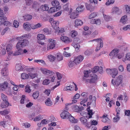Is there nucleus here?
I'll use <instances>...</instances> for the list:
<instances>
[{"label": "nucleus", "mask_w": 130, "mask_h": 130, "mask_svg": "<svg viewBox=\"0 0 130 130\" xmlns=\"http://www.w3.org/2000/svg\"><path fill=\"white\" fill-rule=\"evenodd\" d=\"M31 36L30 34H27L18 37V39L19 40V41L16 45V47L17 48H21L27 46L29 42L26 39L30 37Z\"/></svg>", "instance_id": "obj_1"}, {"label": "nucleus", "mask_w": 130, "mask_h": 130, "mask_svg": "<svg viewBox=\"0 0 130 130\" xmlns=\"http://www.w3.org/2000/svg\"><path fill=\"white\" fill-rule=\"evenodd\" d=\"M41 69L42 72L47 76L52 82H53L54 81L55 78V76L56 74L54 72L42 68H41Z\"/></svg>", "instance_id": "obj_2"}, {"label": "nucleus", "mask_w": 130, "mask_h": 130, "mask_svg": "<svg viewBox=\"0 0 130 130\" xmlns=\"http://www.w3.org/2000/svg\"><path fill=\"white\" fill-rule=\"evenodd\" d=\"M123 76L122 75H120L116 78L115 82L112 79L111 83L115 88L119 86L122 83Z\"/></svg>", "instance_id": "obj_3"}, {"label": "nucleus", "mask_w": 130, "mask_h": 130, "mask_svg": "<svg viewBox=\"0 0 130 130\" xmlns=\"http://www.w3.org/2000/svg\"><path fill=\"white\" fill-rule=\"evenodd\" d=\"M97 42L98 44L96 47L95 51H96L100 50L103 46V42L102 40L101 39H95L89 41V42Z\"/></svg>", "instance_id": "obj_4"}, {"label": "nucleus", "mask_w": 130, "mask_h": 130, "mask_svg": "<svg viewBox=\"0 0 130 130\" xmlns=\"http://www.w3.org/2000/svg\"><path fill=\"white\" fill-rule=\"evenodd\" d=\"M48 43L47 45V50L53 49L56 44V41L54 39H50L48 40Z\"/></svg>", "instance_id": "obj_5"}, {"label": "nucleus", "mask_w": 130, "mask_h": 130, "mask_svg": "<svg viewBox=\"0 0 130 130\" xmlns=\"http://www.w3.org/2000/svg\"><path fill=\"white\" fill-rule=\"evenodd\" d=\"M96 100L95 97L94 96L92 97V95H90L88 98V100L90 101L87 102V106L90 105L91 104H92L93 105H95V104Z\"/></svg>", "instance_id": "obj_6"}, {"label": "nucleus", "mask_w": 130, "mask_h": 130, "mask_svg": "<svg viewBox=\"0 0 130 130\" xmlns=\"http://www.w3.org/2000/svg\"><path fill=\"white\" fill-rule=\"evenodd\" d=\"M85 117H81L79 119V120L81 122V123L88 128H90L89 124V122L87 121V120L85 118Z\"/></svg>", "instance_id": "obj_7"}, {"label": "nucleus", "mask_w": 130, "mask_h": 130, "mask_svg": "<svg viewBox=\"0 0 130 130\" xmlns=\"http://www.w3.org/2000/svg\"><path fill=\"white\" fill-rule=\"evenodd\" d=\"M88 109H89V108H88L87 110L88 111V113L85 112H82L80 113V114L81 115L84 117H87V116H86V115H88L89 116V118H91L92 117V116L93 114V113L92 112V110H89Z\"/></svg>", "instance_id": "obj_8"}, {"label": "nucleus", "mask_w": 130, "mask_h": 130, "mask_svg": "<svg viewBox=\"0 0 130 130\" xmlns=\"http://www.w3.org/2000/svg\"><path fill=\"white\" fill-rule=\"evenodd\" d=\"M69 112L66 111H63L60 114V116L62 119H68L70 115Z\"/></svg>", "instance_id": "obj_9"}, {"label": "nucleus", "mask_w": 130, "mask_h": 130, "mask_svg": "<svg viewBox=\"0 0 130 130\" xmlns=\"http://www.w3.org/2000/svg\"><path fill=\"white\" fill-rule=\"evenodd\" d=\"M84 59L83 56L80 55L74 58V60L76 63V65L79 63L81 62Z\"/></svg>", "instance_id": "obj_10"}, {"label": "nucleus", "mask_w": 130, "mask_h": 130, "mask_svg": "<svg viewBox=\"0 0 130 130\" xmlns=\"http://www.w3.org/2000/svg\"><path fill=\"white\" fill-rule=\"evenodd\" d=\"M90 22L92 24H95L97 25H100L101 24V21L99 19H93L90 20Z\"/></svg>", "instance_id": "obj_11"}, {"label": "nucleus", "mask_w": 130, "mask_h": 130, "mask_svg": "<svg viewBox=\"0 0 130 130\" xmlns=\"http://www.w3.org/2000/svg\"><path fill=\"white\" fill-rule=\"evenodd\" d=\"M24 68H25V66L21 63L17 64L16 65L15 69L17 71H22Z\"/></svg>", "instance_id": "obj_12"}, {"label": "nucleus", "mask_w": 130, "mask_h": 130, "mask_svg": "<svg viewBox=\"0 0 130 130\" xmlns=\"http://www.w3.org/2000/svg\"><path fill=\"white\" fill-rule=\"evenodd\" d=\"M23 27L24 29L26 30H29L32 27L30 24L28 22H26L24 23L23 25Z\"/></svg>", "instance_id": "obj_13"}, {"label": "nucleus", "mask_w": 130, "mask_h": 130, "mask_svg": "<svg viewBox=\"0 0 130 130\" xmlns=\"http://www.w3.org/2000/svg\"><path fill=\"white\" fill-rule=\"evenodd\" d=\"M49 8L47 5H42L40 8H38L37 11L40 12L41 11H43L46 10H48Z\"/></svg>", "instance_id": "obj_14"}, {"label": "nucleus", "mask_w": 130, "mask_h": 130, "mask_svg": "<svg viewBox=\"0 0 130 130\" xmlns=\"http://www.w3.org/2000/svg\"><path fill=\"white\" fill-rule=\"evenodd\" d=\"M78 39H75L73 42L72 44V45L74 46L76 50H78L80 48V46L79 43H76L77 40Z\"/></svg>", "instance_id": "obj_15"}, {"label": "nucleus", "mask_w": 130, "mask_h": 130, "mask_svg": "<svg viewBox=\"0 0 130 130\" xmlns=\"http://www.w3.org/2000/svg\"><path fill=\"white\" fill-rule=\"evenodd\" d=\"M12 45L10 44H8L6 46V49L9 55H11L12 54L13 51L12 50Z\"/></svg>", "instance_id": "obj_16"}, {"label": "nucleus", "mask_w": 130, "mask_h": 130, "mask_svg": "<svg viewBox=\"0 0 130 130\" xmlns=\"http://www.w3.org/2000/svg\"><path fill=\"white\" fill-rule=\"evenodd\" d=\"M8 84L7 82H4L3 84H0V90L2 91L5 90L7 87Z\"/></svg>", "instance_id": "obj_17"}, {"label": "nucleus", "mask_w": 130, "mask_h": 130, "mask_svg": "<svg viewBox=\"0 0 130 130\" xmlns=\"http://www.w3.org/2000/svg\"><path fill=\"white\" fill-rule=\"evenodd\" d=\"M16 48L18 49V50L15 51L14 53H13V51H12V54L11 55L17 56L19 55H21V53L22 52H21V48L20 47L19 48Z\"/></svg>", "instance_id": "obj_18"}, {"label": "nucleus", "mask_w": 130, "mask_h": 130, "mask_svg": "<svg viewBox=\"0 0 130 130\" xmlns=\"http://www.w3.org/2000/svg\"><path fill=\"white\" fill-rule=\"evenodd\" d=\"M70 122L72 123H76L78 122L77 119L74 118V117L70 115L68 119Z\"/></svg>", "instance_id": "obj_19"}, {"label": "nucleus", "mask_w": 130, "mask_h": 130, "mask_svg": "<svg viewBox=\"0 0 130 130\" xmlns=\"http://www.w3.org/2000/svg\"><path fill=\"white\" fill-rule=\"evenodd\" d=\"M6 18L4 17V16H0V25L3 24L4 22V25H5V23H9L7 21H5V20H6Z\"/></svg>", "instance_id": "obj_20"}, {"label": "nucleus", "mask_w": 130, "mask_h": 130, "mask_svg": "<svg viewBox=\"0 0 130 130\" xmlns=\"http://www.w3.org/2000/svg\"><path fill=\"white\" fill-rule=\"evenodd\" d=\"M127 21V17L126 15L123 16L121 18L120 22L123 24H125Z\"/></svg>", "instance_id": "obj_21"}, {"label": "nucleus", "mask_w": 130, "mask_h": 130, "mask_svg": "<svg viewBox=\"0 0 130 130\" xmlns=\"http://www.w3.org/2000/svg\"><path fill=\"white\" fill-rule=\"evenodd\" d=\"M74 23L75 26L81 25L83 24V22L82 21L79 19H77L75 20Z\"/></svg>", "instance_id": "obj_22"}, {"label": "nucleus", "mask_w": 130, "mask_h": 130, "mask_svg": "<svg viewBox=\"0 0 130 130\" xmlns=\"http://www.w3.org/2000/svg\"><path fill=\"white\" fill-rule=\"evenodd\" d=\"M119 12L121 13V10H119V8L116 7H113L112 10V13H113L119 14Z\"/></svg>", "instance_id": "obj_23"}, {"label": "nucleus", "mask_w": 130, "mask_h": 130, "mask_svg": "<svg viewBox=\"0 0 130 130\" xmlns=\"http://www.w3.org/2000/svg\"><path fill=\"white\" fill-rule=\"evenodd\" d=\"M86 7L88 10H89L90 11H92L94 10L95 8H96V7L93 6L91 4H90L87 5Z\"/></svg>", "instance_id": "obj_24"}, {"label": "nucleus", "mask_w": 130, "mask_h": 130, "mask_svg": "<svg viewBox=\"0 0 130 130\" xmlns=\"http://www.w3.org/2000/svg\"><path fill=\"white\" fill-rule=\"evenodd\" d=\"M45 104L46 105L48 106H51L53 104L52 102L49 98L46 99L45 102Z\"/></svg>", "instance_id": "obj_25"}, {"label": "nucleus", "mask_w": 130, "mask_h": 130, "mask_svg": "<svg viewBox=\"0 0 130 130\" xmlns=\"http://www.w3.org/2000/svg\"><path fill=\"white\" fill-rule=\"evenodd\" d=\"M97 76L95 74H93V75L91 76V78L90 79V82L91 83H95L97 79Z\"/></svg>", "instance_id": "obj_26"}, {"label": "nucleus", "mask_w": 130, "mask_h": 130, "mask_svg": "<svg viewBox=\"0 0 130 130\" xmlns=\"http://www.w3.org/2000/svg\"><path fill=\"white\" fill-rule=\"evenodd\" d=\"M37 39L38 40H41L45 39L44 35L42 34H39L37 35Z\"/></svg>", "instance_id": "obj_27"}, {"label": "nucleus", "mask_w": 130, "mask_h": 130, "mask_svg": "<svg viewBox=\"0 0 130 130\" xmlns=\"http://www.w3.org/2000/svg\"><path fill=\"white\" fill-rule=\"evenodd\" d=\"M119 52V50L117 49H115L109 53V55L110 56H114L117 55Z\"/></svg>", "instance_id": "obj_28"}, {"label": "nucleus", "mask_w": 130, "mask_h": 130, "mask_svg": "<svg viewBox=\"0 0 130 130\" xmlns=\"http://www.w3.org/2000/svg\"><path fill=\"white\" fill-rule=\"evenodd\" d=\"M112 76L113 78H115L117 75L118 73V71L117 69H112Z\"/></svg>", "instance_id": "obj_29"}, {"label": "nucleus", "mask_w": 130, "mask_h": 130, "mask_svg": "<svg viewBox=\"0 0 130 130\" xmlns=\"http://www.w3.org/2000/svg\"><path fill=\"white\" fill-rule=\"evenodd\" d=\"M8 70L7 68L5 67L3 68L1 71V74L3 76H6L7 75Z\"/></svg>", "instance_id": "obj_30"}, {"label": "nucleus", "mask_w": 130, "mask_h": 130, "mask_svg": "<svg viewBox=\"0 0 130 130\" xmlns=\"http://www.w3.org/2000/svg\"><path fill=\"white\" fill-rule=\"evenodd\" d=\"M51 24L54 27V29H56L59 28L58 25L59 22L58 21H53Z\"/></svg>", "instance_id": "obj_31"}, {"label": "nucleus", "mask_w": 130, "mask_h": 130, "mask_svg": "<svg viewBox=\"0 0 130 130\" xmlns=\"http://www.w3.org/2000/svg\"><path fill=\"white\" fill-rule=\"evenodd\" d=\"M56 59L58 61L62 60L63 57L61 54L60 53H57Z\"/></svg>", "instance_id": "obj_32"}, {"label": "nucleus", "mask_w": 130, "mask_h": 130, "mask_svg": "<svg viewBox=\"0 0 130 130\" xmlns=\"http://www.w3.org/2000/svg\"><path fill=\"white\" fill-rule=\"evenodd\" d=\"M60 39L62 41L64 42H68L69 41L68 38L65 36H63L60 38Z\"/></svg>", "instance_id": "obj_33"}, {"label": "nucleus", "mask_w": 130, "mask_h": 130, "mask_svg": "<svg viewBox=\"0 0 130 130\" xmlns=\"http://www.w3.org/2000/svg\"><path fill=\"white\" fill-rule=\"evenodd\" d=\"M71 6L69 5V3H67L66 4L63 6V10L66 11H68L69 10V8L71 7Z\"/></svg>", "instance_id": "obj_34"}, {"label": "nucleus", "mask_w": 130, "mask_h": 130, "mask_svg": "<svg viewBox=\"0 0 130 130\" xmlns=\"http://www.w3.org/2000/svg\"><path fill=\"white\" fill-rule=\"evenodd\" d=\"M47 58L51 62L54 61L56 59V57L51 54H50L47 56Z\"/></svg>", "instance_id": "obj_35"}, {"label": "nucleus", "mask_w": 130, "mask_h": 130, "mask_svg": "<svg viewBox=\"0 0 130 130\" xmlns=\"http://www.w3.org/2000/svg\"><path fill=\"white\" fill-rule=\"evenodd\" d=\"M98 123V122L96 120H91L90 122H89V124L90 125V128L92 127V125H97Z\"/></svg>", "instance_id": "obj_36"}, {"label": "nucleus", "mask_w": 130, "mask_h": 130, "mask_svg": "<svg viewBox=\"0 0 130 130\" xmlns=\"http://www.w3.org/2000/svg\"><path fill=\"white\" fill-rule=\"evenodd\" d=\"M84 9V6L81 5L80 6H79L77 7L76 9V11L79 13L82 12L83 11Z\"/></svg>", "instance_id": "obj_37"}, {"label": "nucleus", "mask_w": 130, "mask_h": 130, "mask_svg": "<svg viewBox=\"0 0 130 130\" xmlns=\"http://www.w3.org/2000/svg\"><path fill=\"white\" fill-rule=\"evenodd\" d=\"M91 73V71L90 70L84 71V77L83 78H84V77H85L87 78L88 77L89 75V74Z\"/></svg>", "instance_id": "obj_38"}, {"label": "nucleus", "mask_w": 130, "mask_h": 130, "mask_svg": "<svg viewBox=\"0 0 130 130\" xmlns=\"http://www.w3.org/2000/svg\"><path fill=\"white\" fill-rule=\"evenodd\" d=\"M25 20L27 21L31 20L32 18V16L30 15H27L23 16Z\"/></svg>", "instance_id": "obj_39"}, {"label": "nucleus", "mask_w": 130, "mask_h": 130, "mask_svg": "<svg viewBox=\"0 0 130 130\" xmlns=\"http://www.w3.org/2000/svg\"><path fill=\"white\" fill-rule=\"evenodd\" d=\"M125 58L123 59V61L125 62L126 60H129L130 61V53H128L126 55Z\"/></svg>", "instance_id": "obj_40"}, {"label": "nucleus", "mask_w": 130, "mask_h": 130, "mask_svg": "<svg viewBox=\"0 0 130 130\" xmlns=\"http://www.w3.org/2000/svg\"><path fill=\"white\" fill-rule=\"evenodd\" d=\"M97 15V13L96 12H93L90 14L88 17V19H91L95 17Z\"/></svg>", "instance_id": "obj_41"}, {"label": "nucleus", "mask_w": 130, "mask_h": 130, "mask_svg": "<svg viewBox=\"0 0 130 130\" xmlns=\"http://www.w3.org/2000/svg\"><path fill=\"white\" fill-rule=\"evenodd\" d=\"M77 65L74 61H70L68 65L69 67L71 68Z\"/></svg>", "instance_id": "obj_42"}, {"label": "nucleus", "mask_w": 130, "mask_h": 130, "mask_svg": "<svg viewBox=\"0 0 130 130\" xmlns=\"http://www.w3.org/2000/svg\"><path fill=\"white\" fill-rule=\"evenodd\" d=\"M21 78L23 79H25L28 78L29 77V75L25 73H23L21 74Z\"/></svg>", "instance_id": "obj_43"}, {"label": "nucleus", "mask_w": 130, "mask_h": 130, "mask_svg": "<svg viewBox=\"0 0 130 130\" xmlns=\"http://www.w3.org/2000/svg\"><path fill=\"white\" fill-rule=\"evenodd\" d=\"M39 95V93L38 91H36L34 92L32 96L34 99H37Z\"/></svg>", "instance_id": "obj_44"}, {"label": "nucleus", "mask_w": 130, "mask_h": 130, "mask_svg": "<svg viewBox=\"0 0 130 130\" xmlns=\"http://www.w3.org/2000/svg\"><path fill=\"white\" fill-rule=\"evenodd\" d=\"M27 100L26 99L25 96V95H23L20 101V102L21 104H23L26 103L27 102Z\"/></svg>", "instance_id": "obj_45"}, {"label": "nucleus", "mask_w": 130, "mask_h": 130, "mask_svg": "<svg viewBox=\"0 0 130 130\" xmlns=\"http://www.w3.org/2000/svg\"><path fill=\"white\" fill-rule=\"evenodd\" d=\"M39 6V4L36 2H34L32 5V8H33L35 9L36 10H37V8Z\"/></svg>", "instance_id": "obj_46"}, {"label": "nucleus", "mask_w": 130, "mask_h": 130, "mask_svg": "<svg viewBox=\"0 0 130 130\" xmlns=\"http://www.w3.org/2000/svg\"><path fill=\"white\" fill-rule=\"evenodd\" d=\"M2 100L4 102H8V98L7 96L3 93L1 94Z\"/></svg>", "instance_id": "obj_47"}, {"label": "nucleus", "mask_w": 130, "mask_h": 130, "mask_svg": "<svg viewBox=\"0 0 130 130\" xmlns=\"http://www.w3.org/2000/svg\"><path fill=\"white\" fill-rule=\"evenodd\" d=\"M42 116L41 115H39L37 116L34 119V121H38L42 119Z\"/></svg>", "instance_id": "obj_48"}, {"label": "nucleus", "mask_w": 130, "mask_h": 130, "mask_svg": "<svg viewBox=\"0 0 130 130\" xmlns=\"http://www.w3.org/2000/svg\"><path fill=\"white\" fill-rule=\"evenodd\" d=\"M103 17L105 20L106 21H109L111 19V17L109 15L103 14Z\"/></svg>", "instance_id": "obj_49"}, {"label": "nucleus", "mask_w": 130, "mask_h": 130, "mask_svg": "<svg viewBox=\"0 0 130 130\" xmlns=\"http://www.w3.org/2000/svg\"><path fill=\"white\" fill-rule=\"evenodd\" d=\"M4 103H2L1 106L2 108H5L9 105V103L8 102H4Z\"/></svg>", "instance_id": "obj_50"}, {"label": "nucleus", "mask_w": 130, "mask_h": 130, "mask_svg": "<svg viewBox=\"0 0 130 130\" xmlns=\"http://www.w3.org/2000/svg\"><path fill=\"white\" fill-rule=\"evenodd\" d=\"M43 31L47 35H50L51 34V31L49 30L47 28H44L43 30Z\"/></svg>", "instance_id": "obj_51"}, {"label": "nucleus", "mask_w": 130, "mask_h": 130, "mask_svg": "<svg viewBox=\"0 0 130 130\" xmlns=\"http://www.w3.org/2000/svg\"><path fill=\"white\" fill-rule=\"evenodd\" d=\"M93 52V50L91 49L87 50L84 52V54L86 55H88L91 54Z\"/></svg>", "instance_id": "obj_52"}, {"label": "nucleus", "mask_w": 130, "mask_h": 130, "mask_svg": "<svg viewBox=\"0 0 130 130\" xmlns=\"http://www.w3.org/2000/svg\"><path fill=\"white\" fill-rule=\"evenodd\" d=\"M10 112V111L9 110H4L3 111H0V114L1 115H5L9 113Z\"/></svg>", "instance_id": "obj_53"}, {"label": "nucleus", "mask_w": 130, "mask_h": 130, "mask_svg": "<svg viewBox=\"0 0 130 130\" xmlns=\"http://www.w3.org/2000/svg\"><path fill=\"white\" fill-rule=\"evenodd\" d=\"M77 15L76 12H72L70 15V18L72 19H74L76 18Z\"/></svg>", "instance_id": "obj_54"}, {"label": "nucleus", "mask_w": 130, "mask_h": 130, "mask_svg": "<svg viewBox=\"0 0 130 130\" xmlns=\"http://www.w3.org/2000/svg\"><path fill=\"white\" fill-rule=\"evenodd\" d=\"M25 91L26 92L29 93H30L31 90L30 89V87L29 85H27L25 86Z\"/></svg>", "instance_id": "obj_55"}, {"label": "nucleus", "mask_w": 130, "mask_h": 130, "mask_svg": "<svg viewBox=\"0 0 130 130\" xmlns=\"http://www.w3.org/2000/svg\"><path fill=\"white\" fill-rule=\"evenodd\" d=\"M51 4L54 6H57L59 4V2L56 0H55L52 2Z\"/></svg>", "instance_id": "obj_56"}, {"label": "nucleus", "mask_w": 130, "mask_h": 130, "mask_svg": "<svg viewBox=\"0 0 130 130\" xmlns=\"http://www.w3.org/2000/svg\"><path fill=\"white\" fill-rule=\"evenodd\" d=\"M41 25L40 23H38L37 24L35 25L34 26L32 27V29H35L38 28L40 27Z\"/></svg>", "instance_id": "obj_57"}, {"label": "nucleus", "mask_w": 130, "mask_h": 130, "mask_svg": "<svg viewBox=\"0 0 130 130\" xmlns=\"http://www.w3.org/2000/svg\"><path fill=\"white\" fill-rule=\"evenodd\" d=\"M126 12L128 14H130V6L127 5H125Z\"/></svg>", "instance_id": "obj_58"}, {"label": "nucleus", "mask_w": 130, "mask_h": 130, "mask_svg": "<svg viewBox=\"0 0 130 130\" xmlns=\"http://www.w3.org/2000/svg\"><path fill=\"white\" fill-rule=\"evenodd\" d=\"M14 26L16 28L18 27L19 25V22L16 20H14L13 23Z\"/></svg>", "instance_id": "obj_59"}, {"label": "nucleus", "mask_w": 130, "mask_h": 130, "mask_svg": "<svg viewBox=\"0 0 130 130\" xmlns=\"http://www.w3.org/2000/svg\"><path fill=\"white\" fill-rule=\"evenodd\" d=\"M50 81H51V80L47 79L44 80L42 83L44 85H47L50 83Z\"/></svg>", "instance_id": "obj_60"}, {"label": "nucleus", "mask_w": 130, "mask_h": 130, "mask_svg": "<svg viewBox=\"0 0 130 130\" xmlns=\"http://www.w3.org/2000/svg\"><path fill=\"white\" fill-rule=\"evenodd\" d=\"M71 36L72 37H75L77 34V32L75 30H72L71 32Z\"/></svg>", "instance_id": "obj_61"}, {"label": "nucleus", "mask_w": 130, "mask_h": 130, "mask_svg": "<svg viewBox=\"0 0 130 130\" xmlns=\"http://www.w3.org/2000/svg\"><path fill=\"white\" fill-rule=\"evenodd\" d=\"M98 69H99V66H96L91 71V72H92V73L96 72L98 71Z\"/></svg>", "instance_id": "obj_62"}, {"label": "nucleus", "mask_w": 130, "mask_h": 130, "mask_svg": "<svg viewBox=\"0 0 130 130\" xmlns=\"http://www.w3.org/2000/svg\"><path fill=\"white\" fill-rule=\"evenodd\" d=\"M114 0H108L106 3V5L108 6L110 5L113 4L114 2Z\"/></svg>", "instance_id": "obj_63"}, {"label": "nucleus", "mask_w": 130, "mask_h": 130, "mask_svg": "<svg viewBox=\"0 0 130 130\" xmlns=\"http://www.w3.org/2000/svg\"><path fill=\"white\" fill-rule=\"evenodd\" d=\"M73 89V88L71 86H68L66 87V88L64 89L63 90L64 91L70 90L71 91Z\"/></svg>", "instance_id": "obj_64"}]
</instances>
